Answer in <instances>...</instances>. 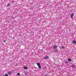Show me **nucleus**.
I'll use <instances>...</instances> for the list:
<instances>
[{
    "instance_id": "obj_1",
    "label": "nucleus",
    "mask_w": 76,
    "mask_h": 76,
    "mask_svg": "<svg viewBox=\"0 0 76 76\" xmlns=\"http://www.w3.org/2000/svg\"><path fill=\"white\" fill-rule=\"evenodd\" d=\"M37 65L38 66V67L39 69H41V66H40V64L39 63H37Z\"/></svg>"
},
{
    "instance_id": "obj_2",
    "label": "nucleus",
    "mask_w": 76,
    "mask_h": 76,
    "mask_svg": "<svg viewBox=\"0 0 76 76\" xmlns=\"http://www.w3.org/2000/svg\"><path fill=\"white\" fill-rule=\"evenodd\" d=\"M53 48H54V49H57V46L56 45H55L53 46Z\"/></svg>"
},
{
    "instance_id": "obj_3",
    "label": "nucleus",
    "mask_w": 76,
    "mask_h": 76,
    "mask_svg": "<svg viewBox=\"0 0 76 76\" xmlns=\"http://www.w3.org/2000/svg\"><path fill=\"white\" fill-rule=\"evenodd\" d=\"M74 16V13L72 14L71 15V19H73V16Z\"/></svg>"
},
{
    "instance_id": "obj_4",
    "label": "nucleus",
    "mask_w": 76,
    "mask_h": 76,
    "mask_svg": "<svg viewBox=\"0 0 76 76\" xmlns=\"http://www.w3.org/2000/svg\"><path fill=\"white\" fill-rule=\"evenodd\" d=\"M23 67L24 69H26V70L28 69V67L26 66H24Z\"/></svg>"
},
{
    "instance_id": "obj_5",
    "label": "nucleus",
    "mask_w": 76,
    "mask_h": 76,
    "mask_svg": "<svg viewBox=\"0 0 76 76\" xmlns=\"http://www.w3.org/2000/svg\"><path fill=\"white\" fill-rule=\"evenodd\" d=\"M49 58V56H45L44 58V59H46V58Z\"/></svg>"
},
{
    "instance_id": "obj_6",
    "label": "nucleus",
    "mask_w": 76,
    "mask_h": 76,
    "mask_svg": "<svg viewBox=\"0 0 76 76\" xmlns=\"http://www.w3.org/2000/svg\"><path fill=\"white\" fill-rule=\"evenodd\" d=\"M8 73L9 75H10L12 74V73L11 72H10V71H9L8 72Z\"/></svg>"
},
{
    "instance_id": "obj_7",
    "label": "nucleus",
    "mask_w": 76,
    "mask_h": 76,
    "mask_svg": "<svg viewBox=\"0 0 76 76\" xmlns=\"http://www.w3.org/2000/svg\"><path fill=\"white\" fill-rule=\"evenodd\" d=\"M68 60L69 61H72V59L70 58H69L68 59Z\"/></svg>"
},
{
    "instance_id": "obj_8",
    "label": "nucleus",
    "mask_w": 76,
    "mask_h": 76,
    "mask_svg": "<svg viewBox=\"0 0 76 76\" xmlns=\"http://www.w3.org/2000/svg\"><path fill=\"white\" fill-rule=\"evenodd\" d=\"M10 6V4H9V3H8L7 4V6H8V7H9Z\"/></svg>"
},
{
    "instance_id": "obj_9",
    "label": "nucleus",
    "mask_w": 76,
    "mask_h": 76,
    "mask_svg": "<svg viewBox=\"0 0 76 76\" xmlns=\"http://www.w3.org/2000/svg\"><path fill=\"white\" fill-rule=\"evenodd\" d=\"M73 43H74V44H76V41H75V40H73Z\"/></svg>"
},
{
    "instance_id": "obj_10",
    "label": "nucleus",
    "mask_w": 76,
    "mask_h": 76,
    "mask_svg": "<svg viewBox=\"0 0 76 76\" xmlns=\"http://www.w3.org/2000/svg\"><path fill=\"white\" fill-rule=\"evenodd\" d=\"M17 75L18 76H20V74L19 73H18Z\"/></svg>"
},
{
    "instance_id": "obj_11",
    "label": "nucleus",
    "mask_w": 76,
    "mask_h": 76,
    "mask_svg": "<svg viewBox=\"0 0 76 76\" xmlns=\"http://www.w3.org/2000/svg\"><path fill=\"white\" fill-rule=\"evenodd\" d=\"M65 64H67V63H68V61H66V62H65Z\"/></svg>"
},
{
    "instance_id": "obj_12",
    "label": "nucleus",
    "mask_w": 76,
    "mask_h": 76,
    "mask_svg": "<svg viewBox=\"0 0 76 76\" xmlns=\"http://www.w3.org/2000/svg\"><path fill=\"white\" fill-rule=\"evenodd\" d=\"M44 76H48V74H45V75H44Z\"/></svg>"
},
{
    "instance_id": "obj_13",
    "label": "nucleus",
    "mask_w": 76,
    "mask_h": 76,
    "mask_svg": "<svg viewBox=\"0 0 76 76\" xmlns=\"http://www.w3.org/2000/svg\"><path fill=\"white\" fill-rule=\"evenodd\" d=\"M58 50H55V52H57V51H58Z\"/></svg>"
},
{
    "instance_id": "obj_14",
    "label": "nucleus",
    "mask_w": 76,
    "mask_h": 76,
    "mask_svg": "<svg viewBox=\"0 0 76 76\" xmlns=\"http://www.w3.org/2000/svg\"><path fill=\"white\" fill-rule=\"evenodd\" d=\"M62 48L63 49H64V46H62Z\"/></svg>"
},
{
    "instance_id": "obj_15",
    "label": "nucleus",
    "mask_w": 76,
    "mask_h": 76,
    "mask_svg": "<svg viewBox=\"0 0 76 76\" xmlns=\"http://www.w3.org/2000/svg\"><path fill=\"white\" fill-rule=\"evenodd\" d=\"M5 76H8V75L7 74H6L5 75Z\"/></svg>"
},
{
    "instance_id": "obj_16",
    "label": "nucleus",
    "mask_w": 76,
    "mask_h": 76,
    "mask_svg": "<svg viewBox=\"0 0 76 76\" xmlns=\"http://www.w3.org/2000/svg\"><path fill=\"white\" fill-rule=\"evenodd\" d=\"M11 3H14V1H12Z\"/></svg>"
},
{
    "instance_id": "obj_17",
    "label": "nucleus",
    "mask_w": 76,
    "mask_h": 76,
    "mask_svg": "<svg viewBox=\"0 0 76 76\" xmlns=\"http://www.w3.org/2000/svg\"><path fill=\"white\" fill-rule=\"evenodd\" d=\"M25 75H26V76L27 75H26V74L25 73Z\"/></svg>"
},
{
    "instance_id": "obj_18",
    "label": "nucleus",
    "mask_w": 76,
    "mask_h": 76,
    "mask_svg": "<svg viewBox=\"0 0 76 76\" xmlns=\"http://www.w3.org/2000/svg\"><path fill=\"white\" fill-rule=\"evenodd\" d=\"M3 76H5V75H3Z\"/></svg>"
},
{
    "instance_id": "obj_19",
    "label": "nucleus",
    "mask_w": 76,
    "mask_h": 76,
    "mask_svg": "<svg viewBox=\"0 0 76 76\" xmlns=\"http://www.w3.org/2000/svg\"><path fill=\"white\" fill-rule=\"evenodd\" d=\"M0 76H1V75Z\"/></svg>"
}]
</instances>
